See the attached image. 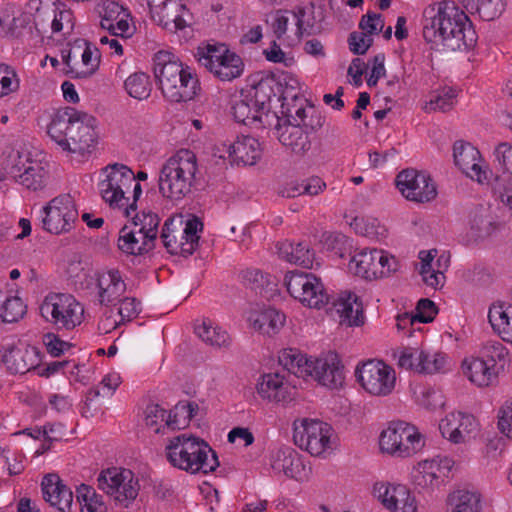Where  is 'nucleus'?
Wrapping results in <instances>:
<instances>
[{"instance_id": "1", "label": "nucleus", "mask_w": 512, "mask_h": 512, "mask_svg": "<svg viewBox=\"0 0 512 512\" xmlns=\"http://www.w3.org/2000/svg\"><path fill=\"white\" fill-rule=\"evenodd\" d=\"M423 37L437 51H457L475 43V31L467 14L452 1L428 6L423 13Z\"/></svg>"}, {"instance_id": "2", "label": "nucleus", "mask_w": 512, "mask_h": 512, "mask_svg": "<svg viewBox=\"0 0 512 512\" xmlns=\"http://www.w3.org/2000/svg\"><path fill=\"white\" fill-rule=\"evenodd\" d=\"M96 119L73 107L57 110L47 127L49 137L64 151L84 153L96 142Z\"/></svg>"}, {"instance_id": "3", "label": "nucleus", "mask_w": 512, "mask_h": 512, "mask_svg": "<svg viewBox=\"0 0 512 512\" xmlns=\"http://www.w3.org/2000/svg\"><path fill=\"white\" fill-rule=\"evenodd\" d=\"M153 61L156 82L168 101L187 102L197 95L200 89L197 77L172 53L159 51L154 55Z\"/></svg>"}, {"instance_id": "4", "label": "nucleus", "mask_w": 512, "mask_h": 512, "mask_svg": "<svg viewBox=\"0 0 512 512\" xmlns=\"http://www.w3.org/2000/svg\"><path fill=\"white\" fill-rule=\"evenodd\" d=\"M165 455L173 467L191 474H208L219 466L216 452L205 440L193 435L180 434L170 438Z\"/></svg>"}, {"instance_id": "5", "label": "nucleus", "mask_w": 512, "mask_h": 512, "mask_svg": "<svg viewBox=\"0 0 512 512\" xmlns=\"http://www.w3.org/2000/svg\"><path fill=\"white\" fill-rule=\"evenodd\" d=\"M196 155L187 149H181L163 164L159 173L160 192H190L202 190L195 175L197 172Z\"/></svg>"}, {"instance_id": "6", "label": "nucleus", "mask_w": 512, "mask_h": 512, "mask_svg": "<svg viewBox=\"0 0 512 512\" xmlns=\"http://www.w3.org/2000/svg\"><path fill=\"white\" fill-rule=\"evenodd\" d=\"M278 84L274 76L262 77L257 84L253 86V95H244L241 92L239 97L234 98L231 112L234 119L245 125L261 123L263 127L267 126L265 120L264 105L266 100L276 96L273 91V85Z\"/></svg>"}, {"instance_id": "7", "label": "nucleus", "mask_w": 512, "mask_h": 512, "mask_svg": "<svg viewBox=\"0 0 512 512\" xmlns=\"http://www.w3.org/2000/svg\"><path fill=\"white\" fill-rule=\"evenodd\" d=\"M424 444L418 429L404 421L391 422L382 431L379 440L382 452L401 458L415 455L424 447Z\"/></svg>"}, {"instance_id": "8", "label": "nucleus", "mask_w": 512, "mask_h": 512, "mask_svg": "<svg viewBox=\"0 0 512 512\" xmlns=\"http://www.w3.org/2000/svg\"><path fill=\"white\" fill-rule=\"evenodd\" d=\"M40 314L58 328L72 330L80 325L84 308L71 294L50 293L40 305Z\"/></svg>"}, {"instance_id": "9", "label": "nucleus", "mask_w": 512, "mask_h": 512, "mask_svg": "<svg viewBox=\"0 0 512 512\" xmlns=\"http://www.w3.org/2000/svg\"><path fill=\"white\" fill-rule=\"evenodd\" d=\"M63 72L73 79L91 77L99 68V50L84 39L75 40L69 48L61 50Z\"/></svg>"}, {"instance_id": "10", "label": "nucleus", "mask_w": 512, "mask_h": 512, "mask_svg": "<svg viewBox=\"0 0 512 512\" xmlns=\"http://www.w3.org/2000/svg\"><path fill=\"white\" fill-rule=\"evenodd\" d=\"M198 61L221 81H232L244 71V63L239 55L225 45H207L199 49Z\"/></svg>"}, {"instance_id": "11", "label": "nucleus", "mask_w": 512, "mask_h": 512, "mask_svg": "<svg viewBox=\"0 0 512 512\" xmlns=\"http://www.w3.org/2000/svg\"><path fill=\"white\" fill-rule=\"evenodd\" d=\"M284 280L289 294L304 306L320 309L328 304L329 296L320 278L314 274L289 271Z\"/></svg>"}, {"instance_id": "12", "label": "nucleus", "mask_w": 512, "mask_h": 512, "mask_svg": "<svg viewBox=\"0 0 512 512\" xmlns=\"http://www.w3.org/2000/svg\"><path fill=\"white\" fill-rule=\"evenodd\" d=\"M43 228L52 234L69 232L78 217L71 194H59L43 207Z\"/></svg>"}, {"instance_id": "13", "label": "nucleus", "mask_w": 512, "mask_h": 512, "mask_svg": "<svg viewBox=\"0 0 512 512\" xmlns=\"http://www.w3.org/2000/svg\"><path fill=\"white\" fill-rule=\"evenodd\" d=\"M97 481L99 489L125 507L137 497L139 492L138 480H135L132 471L127 469L121 471L117 468L107 469L100 473Z\"/></svg>"}, {"instance_id": "14", "label": "nucleus", "mask_w": 512, "mask_h": 512, "mask_svg": "<svg viewBox=\"0 0 512 512\" xmlns=\"http://www.w3.org/2000/svg\"><path fill=\"white\" fill-rule=\"evenodd\" d=\"M331 427L319 420L303 419L294 423V443L312 456L322 455L329 448Z\"/></svg>"}, {"instance_id": "15", "label": "nucleus", "mask_w": 512, "mask_h": 512, "mask_svg": "<svg viewBox=\"0 0 512 512\" xmlns=\"http://www.w3.org/2000/svg\"><path fill=\"white\" fill-rule=\"evenodd\" d=\"M361 386L375 396L390 394L396 382L395 371L382 361L369 360L356 370Z\"/></svg>"}, {"instance_id": "16", "label": "nucleus", "mask_w": 512, "mask_h": 512, "mask_svg": "<svg viewBox=\"0 0 512 512\" xmlns=\"http://www.w3.org/2000/svg\"><path fill=\"white\" fill-rule=\"evenodd\" d=\"M265 120L267 126H273V135L282 145L289 147L296 154L309 150L311 142L300 123L292 124L288 119L282 123L280 117L271 111H267Z\"/></svg>"}, {"instance_id": "17", "label": "nucleus", "mask_w": 512, "mask_h": 512, "mask_svg": "<svg viewBox=\"0 0 512 512\" xmlns=\"http://www.w3.org/2000/svg\"><path fill=\"white\" fill-rule=\"evenodd\" d=\"M374 494L391 512H416L417 503L411 491L401 484L376 483Z\"/></svg>"}, {"instance_id": "18", "label": "nucleus", "mask_w": 512, "mask_h": 512, "mask_svg": "<svg viewBox=\"0 0 512 512\" xmlns=\"http://www.w3.org/2000/svg\"><path fill=\"white\" fill-rule=\"evenodd\" d=\"M441 435L454 444L464 443L476 435L479 424L471 414L452 412L439 423Z\"/></svg>"}, {"instance_id": "19", "label": "nucleus", "mask_w": 512, "mask_h": 512, "mask_svg": "<svg viewBox=\"0 0 512 512\" xmlns=\"http://www.w3.org/2000/svg\"><path fill=\"white\" fill-rule=\"evenodd\" d=\"M95 177L98 192H132L135 182L132 169L121 163L105 166Z\"/></svg>"}, {"instance_id": "20", "label": "nucleus", "mask_w": 512, "mask_h": 512, "mask_svg": "<svg viewBox=\"0 0 512 512\" xmlns=\"http://www.w3.org/2000/svg\"><path fill=\"white\" fill-rule=\"evenodd\" d=\"M453 157L455 165L458 166L472 180L484 184L489 169L480 163L482 157L479 150L472 144L458 140L453 145Z\"/></svg>"}, {"instance_id": "21", "label": "nucleus", "mask_w": 512, "mask_h": 512, "mask_svg": "<svg viewBox=\"0 0 512 512\" xmlns=\"http://www.w3.org/2000/svg\"><path fill=\"white\" fill-rule=\"evenodd\" d=\"M309 376H313L319 384L329 389H337L342 387L345 380L344 366L336 353L329 352L312 361Z\"/></svg>"}, {"instance_id": "22", "label": "nucleus", "mask_w": 512, "mask_h": 512, "mask_svg": "<svg viewBox=\"0 0 512 512\" xmlns=\"http://www.w3.org/2000/svg\"><path fill=\"white\" fill-rule=\"evenodd\" d=\"M469 233L475 240H485L501 232L506 224L493 214L490 205H477L469 213Z\"/></svg>"}, {"instance_id": "23", "label": "nucleus", "mask_w": 512, "mask_h": 512, "mask_svg": "<svg viewBox=\"0 0 512 512\" xmlns=\"http://www.w3.org/2000/svg\"><path fill=\"white\" fill-rule=\"evenodd\" d=\"M453 465L454 461L447 457L425 461L420 464L419 469L415 472L413 476L414 483L423 489L438 488L450 477Z\"/></svg>"}, {"instance_id": "24", "label": "nucleus", "mask_w": 512, "mask_h": 512, "mask_svg": "<svg viewBox=\"0 0 512 512\" xmlns=\"http://www.w3.org/2000/svg\"><path fill=\"white\" fill-rule=\"evenodd\" d=\"M41 489L44 500L51 506L56 507L60 512H70L73 493L57 474L45 475L41 482Z\"/></svg>"}, {"instance_id": "25", "label": "nucleus", "mask_w": 512, "mask_h": 512, "mask_svg": "<svg viewBox=\"0 0 512 512\" xmlns=\"http://www.w3.org/2000/svg\"><path fill=\"white\" fill-rule=\"evenodd\" d=\"M1 360L11 373L24 374L38 367L40 352L35 347L18 348L9 346L4 350Z\"/></svg>"}, {"instance_id": "26", "label": "nucleus", "mask_w": 512, "mask_h": 512, "mask_svg": "<svg viewBox=\"0 0 512 512\" xmlns=\"http://www.w3.org/2000/svg\"><path fill=\"white\" fill-rule=\"evenodd\" d=\"M395 185L399 192H437V184L431 174L426 170L406 168L401 170L396 178Z\"/></svg>"}, {"instance_id": "27", "label": "nucleus", "mask_w": 512, "mask_h": 512, "mask_svg": "<svg viewBox=\"0 0 512 512\" xmlns=\"http://www.w3.org/2000/svg\"><path fill=\"white\" fill-rule=\"evenodd\" d=\"M333 306L340 317V324L346 326H359L364 322L363 306L360 298L352 292H342L333 302Z\"/></svg>"}, {"instance_id": "28", "label": "nucleus", "mask_w": 512, "mask_h": 512, "mask_svg": "<svg viewBox=\"0 0 512 512\" xmlns=\"http://www.w3.org/2000/svg\"><path fill=\"white\" fill-rule=\"evenodd\" d=\"M99 303L104 306L112 304L126 290V285L116 269L97 274Z\"/></svg>"}, {"instance_id": "29", "label": "nucleus", "mask_w": 512, "mask_h": 512, "mask_svg": "<svg viewBox=\"0 0 512 512\" xmlns=\"http://www.w3.org/2000/svg\"><path fill=\"white\" fill-rule=\"evenodd\" d=\"M462 368L467 378L479 387L492 385L499 374L496 368L490 366L481 356L465 359Z\"/></svg>"}, {"instance_id": "30", "label": "nucleus", "mask_w": 512, "mask_h": 512, "mask_svg": "<svg viewBox=\"0 0 512 512\" xmlns=\"http://www.w3.org/2000/svg\"><path fill=\"white\" fill-rule=\"evenodd\" d=\"M186 15H188L186 6L179 0H172L162 6L159 12L152 16V19L165 29L173 32L182 30L187 26Z\"/></svg>"}, {"instance_id": "31", "label": "nucleus", "mask_w": 512, "mask_h": 512, "mask_svg": "<svg viewBox=\"0 0 512 512\" xmlns=\"http://www.w3.org/2000/svg\"><path fill=\"white\" fill-rule=\"evenodd\" d=\"M261 154L260 143L251 136L237 138L229 147V157L237 164L254 165Z\"/></svg>"}, {"instance_id": "32", "label": "nucleus", "mask_w": 512, "mask_h": 512, "mask_svg": "<svg viewBox=\"0 0 512 512\" xmlns=\"http://www.w3.org/2000/svg\"><path fill=\"white\" fill-rule=\"evenodd\" d=\"M182 221L176 220L173 217H169L163 224L161 231V239L164 247L171 254H180L184 257H188L191 254L186 253V244L188 240L184 233L181 231Z\"/></svg>"}, {"instance_id": "33", "label": "nucleus", "mask_w": 512, "mask_h": 512, "mask_svg": "<svg viewBox=\"0 0 512 512\" xmlns=\"http://www.w3.org/2000/svg\"><path fill=\"white\" fill-rule=\"evenodd\" d=\"M278 255L287 262L311 269L314 266L315 253L306 242L296 244L283 242L277 245Z\"/></svg>"}, {"instance_id": "34", "label": "nucleus", "mask_w": 512, "mask_h": 512, "mask_svg": "<svg viewBox=\"0 0 512 512\" xmlns=\"http://www.w3.org/2000/svg\"><path fill=\"white\" fill-rule=\"evenodd\" d=\"M249 321L255 330L262 334L272 335L283 327L285 315L275 308L269 307L251 312Z\"/></svg>"}, {"instance_id": "35", "label": "nucleus", "mask_w": 512, "mask_h": 512, "mask_svg": "<svg viewBox=\"0 0 512 512\" xmlns=\"http://www.w3.org/2000/svg\"><path fill=\"white\" fill-rule=\"evenodd\" d=\"M147 239H141V230L135 228L132 224L125 225L119 231L118 248L131 255H141L151 251L155 245Z\"/></svg>"}, {"instance_id": "36", "label": "nucleus", "mask_w": 512, "mask_h": 512, "mask_svg": "<svg viewBox=\"0 0 512 512\" xmlns=\"http://www.w3.org/2000/svg\"><path fill=\"white\" fill-rule=\"evenodd\" d=\"M378 256V249L363 250L352 257L350 269L354 270L356 275L364 279H377L379 278L378 268L380 267Z\"/></svg>"}, {"instance_id": "37", "label": "nucleus", "mask_w": 512, "mask_h": 512, "mask_svg": "<svg viewBox=\"0 0 512 512\" xmlns=\"http://www.w3.org/2000/svg\"><path fill=\"white\" fill-rule=\"evenodd\" d=\"M450 512H480L481 495L477 491L458 489L447 497Z\"/></svg>"}, {"instance_id": "38", "label": "nucleus", "mask_w": 512, "mask_h": 512, "mask_svg": "<svg viewBox=\"0 0 512 512\" xmlns=\"http://www.w3.org/2000/svg\"><path fill=\"white\" fill-rule=\"evenodd\" d=\"M467 12L477 14L482 20L492 21L504 11L503 0H458Z\"/></svg>"}, {"instance_id": "39", "label": "nucleus", "mask_w": 512, "mask_h": 512, "mask_svg": "<svg viewBox=\"0 0 512 512\" xmlns=\"http://www.w3.org/2000/svg\"><path fill=\"white\" fill-rule=\"evenodd\" d=\"M257 391L263 399L269 401L281 402L288 399L287 386H285L283 378L278 373L263 375L262 380L257 385Z\"/></svg>"}, {"instance_id": "40", "label": "nucleus", "mask_w": 512, "mask_h": 512, "mask_svg": "<svg viewBox=\"0 0 512 512\" xmlns=\"http://www.w3.org/2000/svg\"><path fill=\"white\" fill-rule=\"evenodd\" d=\"M301 463L296 452L291 448L278 449L271 458V467L278 474L296 478Z\"/></svg>"}, {"instance_id": "41", "label": "nucleus", "mask_w": 512, "mask_h": 512, "mask_svg": "<svg viewBox=\"0 0 512 512\" xmlns=\"http://www.w3.org/2000/svg\"><path fill=\"white\" fill-rule=\"evenodd\" d=\"M312 359H308L298 351L287 349L279 356V362L290 373L298 378H305L311 373Z\"/></svg>"}, {"instance_id": "42", "label": "nucleus", "mask_w": 512, "mask_h": 512, "mask_svg": "<svg viewBox=\"0 0 512 512\" xmlns=\"http://www.w3.org/2000/svg\"><path fill=\"white\" fill-rule=\"evenodd\" d=\"M159 223L160 218L157 214L143 209L141 213H137L132 218L131 224L138 230H141V239H147L148 244L151 242L155 245Z\"/></svg>"}, {"instance_id": "43", "label": "nucleus", "mask_w": 512, "mask_h": 512, "mask_svg": "<svg viewBox=\"0 0 512 512\" xmlns=\"http://www.w3.org/2000/svg\"><path fill=\"white\" fill-rule=\"evenodd\" d=\"M291 13L296 19L298 35H316L322 32L321 19L316 20L313 3L310 4L308 11L305 8L298 7Z\"/></svg>"}, {"instance_id": "44", "label": "nucleus", "mask_w": 512, "mask_h": 512, "mask_svg": "<svg viewBox=\"0 0 512 512\" xmlns=\"http://www.w3.org/2000/svg\"><path fill=\"white\" fill-rule=\"evenodd\" d=\"M481 357L499 373L510 362L508 349L499 341H488L481 349Z\"/></svg>"}, {"instance_id": "45", "label": "nucleus", "mask_w": 512, "mask_h": 512, "mask_svg": "<svg viewBox=\"0 0 512 512\" xmlns=\"http://www.w3.org/2000/svg\"><path fill=\"white\" fill-rule=\"evenodd\" d=\"M199 338L213 347H227L230 344V337L226 331L218 326H213L211 321H203L195 328Z\"/></svg>"}, {"instance_id": "46", "label": "nucleus", "mask_w": 512, "mask_h": 512, "mask_svg": "<svg viewBox=\"0 0 512 512\" xmlns=\"http://www.w3.org/2000/svg\"><path fill=\"white\" fill-rule=\"evenodd\" d=\"M124 87L129 96L140 101L147 99L152 91L149 76L143 72H136L130 75L125 80Z\"/></svg>"}, {"instance_id": "47", "label": "nucleus", "mask_w": 512, "mask_h": 512, "mask_svg": "<svg viewBox=\"0 0 512 512\" xmlns=\"http://www.w3.org/2000/svg\"><path fill=\"white\" fill-rule=\"evenodd\" d=\"M98 13L101 18L100 25L110 33H115L114 23L123 15L129 16L127 11L114 1H104L98 7Z\"/></svg>"}, {"instance_id": "48", "label": "nucleus", "mask_w": 512, "mask_h": 512, "mask_svg": "<svg viewBox=\"0 0 512 512\" xmlns=\"http://www.w3.org/2000/svg\"><path fill=\"white\" fill-rule=\"evenodd\" d=\"M437 313L438 308L435 303L428 298H423L418 301L415 314H402L399 318V325H401V321H410L411 325L415 322L429 323L434 320Z\"/></svg>"}, {"instance_id": "49", "label": "nucleus", "mask_w": 512, "mask_h": 512, "mask_svg": "<svg viewBox=\"0 0 512 512\" xmlns=\"http://www.w3.org/2000/svg\"><path fill=\"white\" fill-rule=\"evenodd\" d=\"M456 96L455 89L444 87L431 96L429 102L425 104L424 110L428 113L435 111L447 112L453 108Z\"/></svg>"}, {"instance_id": "50", "label": "nucleus", "mask_w": 512, "mask_h": 512, "mask_svg": "<svg viewBox=\"0 0 512 512\" xmlns=\"http://www.w3.org/2000/svg\"><path fill=\"white\" fill-rule=\"evenodd\" d=\"M241 283L256 293L262 294L271 284V276L258 268H246L239 273Z\"/></svg>"}, {"instance_id": "51", "label": "nucleus", "mask_w": 512, "mask_h": 512, "mask_svg": "<svg viewBox=\"0 0 512 512\" xmlns=\"http://www.w3.org/2000/svg\"><path fill=\"white\" fill-rule=\"evenodd\" d=\"M191 420L188 414L187 408L184 402H179L173 409L168 413L166 424L163 425V429L157 428L155 433L166 434L167 430L176 431L185 428Z\"/></svg>"}, {"instance_id": "52", "label": "nucleus", "mask_w": 512, "mask_h": 512, "mask_svg": "<svg viewBox=\"0 0 512 512\" xmlns=\"http://www.w3.org/2000/svg\"><path fill=\"white\" fill-rule=\"evenodd\" d=\"M510 307L504 308V304H493L488 312V320L494 331L499 334H509L512 316L509 315Z\"/></svg>"}, {"instance_id": "53", "label": "nucleus", "mask_w": 512, "mask_h": 512, "mask_svg": "<svg viewBox=\"0 0 512 512\" xmlns=\"http://www.w3.org/2000/svg\"><path fill=\"white\" fill-rule=\"evenodd\" d=\"M45 179L46 172L40 166L28 167L24 173L16 177L17 185L34 192L44 188Z\"/></svg>"}, {"instance_id": "54", "label": "nucleus", "mask_w": 512, "mask_h": 512, "mask_svg": "<svg viewBox=\"0 0 512 512\" xmlns=\"http://www.w3.org/2000/svg\"><path fill=\"white\" fill-rule=\"evenodd\" d=\"M350 225L356 233L372 239L383 238L387 233L386 228L377 219H370L365 222L364 219L355 217Z\"/></svg>"}, {"instance_id": "55", "label": "nucleus", "mask_w": 512, "mask_h": 512, "mask_svg": "<svg viewBox=\"0 0 512 512\" xmlns=\"http://www.w3.org/2000/svg\"><path fill=\"white\" fill-rule=\"evenodd\" d=\"M25 313L26 305L16 296L7 298L0 308V318L7 323L17 322Z\"/></svg>"}, {"instance_id": "56", "label": "nucleus", "mask_w": 512, "mask_h": 512, "mask_svg": "<svg viewBox=\"0 0 512 512\" xmlns=\"http://www.w3.org/2000/svg\"><path fill=\"white\" fill-rule=\"evenodd\" d=\"M420 354L419 374H434L445 370L447 357L444 353L436 352L431 354L421 350Z\"/></svg>"}, {"instance_id": "57", "label": "nucleus", "mask_w": 512, "mask_h": 512, "mask_svg": "<svg viewBox=\"0 0 512 512\" xmlns=\"http://www.w3.org/2000/svg\"><path fill=\"white\" fill-rule=\"evenodd\" d=\"M203 230V223L199 218L193 216L191 219H188L185 223V227H181V231L184 233L188 240V244H186V253L193 254L199 245L200 236L199 232Z\"/></svg>"}, {"instance_id": "58", "label": "nucleus", "mask_w": 512, "mask_h": 512, "mask_svg": "<svg viewBox=\"0 0 512 512\" xmlns=\"http://www.w3.org/2000/svg\"><path fill=\"white\" fill-rule=\"evenodd\" d=\"M142 194H132V197H126V194H103V199L113 208L123 209L125 215L130 216L131 211L137 209V203Z\"/></svg>"}, {"instance_id": "59", "label": "nucleus", "mask_w": 512, "mask_h": 512, "mask_svg": "<svg viewBox=\"0 0 512 512\" xmlns=\"http://www.w3.org/2000/svg\"><path fill=\"white\" fill-rule=\"evenodd\" d=\"M324 245L327 250L334 252L339 258H344L351 248L349 239L342 233H330L326 235Z\"/></svg>"}, {"instance_id": "60", "label": "nucleus", "mask_w": 512, "mask_h": 512, "mask_svg": "<svg viewBox=\"0 0 512 512\" xmlns=\"http://www.w3.org/2000/svg\"><path fill=\"white\" fill-rule=\"evenodd\" d=\"M420 352L421 350L412 347L403 348L398 357V365L406 370L419 373L421 363Z\"/></svg>"}, {"instance_id": "61", "label": "nucleus", "mask_w": 512, "mask_h": 512, "mask_svg": "<svg viewBox=\"0 0 512 512\" xmlns=\"http://www.w3.org/2000/svg\"><path fill=\"white\" fill-rule=\"evenodd\" d=\"M167 411L158 404H150L145 409V424L148 427H155L163 429V425L166 424Z\"/></svg>"}, {"instance_id": "62", "label": "nucleus", "mask_w": 512, "mask_h": 512, "mask_svg": "<svg viewBox=\"0 0 512 512\" xmlns=\"http://www.w3.org/2000/svg\"><path fill=\"white\" fill-rule=\"evenodd\" d=\"M350 50L356 55H363L372 46L373 39L365 32H352L348 37Z\"/></svg>"}, {"instance_id": "63", "label": "nucleus", "mask_w": 512, "mask_h": 512, "mask_svg": "<svg viewBox=\"0 0 512 512\" xmlns=\"http://www.w3.org/2000/svg\"><path fill=\"white\" fill-rule=\"evenodd\" d=\"M495 156L504 172L512 175V145L500 143L495 150Z\"/></svg>"}, {"instance_id": "64", "label": "nucleus", "mask_w": 512, "mask_h": 512, "mask_svg": "<svg viewBox=\"0 0 512 512\" xmlns=\"http://www.w3.org/2000/svg\"><path fill=\"white\" fill-rule=\"evenodd\" d=\"M500 413L498 428L501 433L512 439V401L506 403Z\"/></svg>"}]
</instances>
